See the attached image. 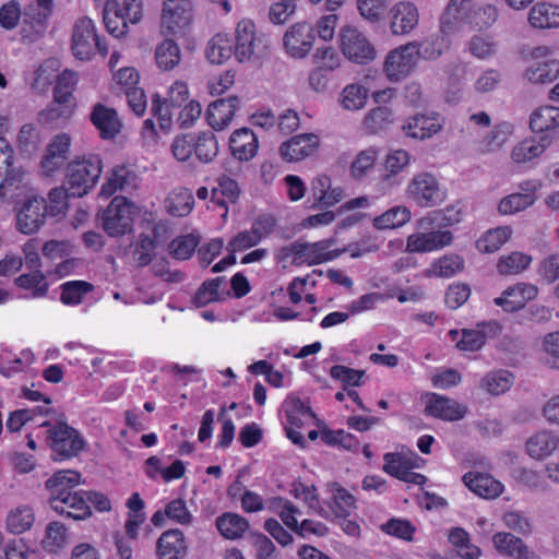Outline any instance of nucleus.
Masks as SVG:
<instances>
[{
  "label": "nucleus",
  "mask_w": 559,
  "mask_h": 559,
  "mask_svg": "<svg viewBox=\"0 0 559 559\" xmlns=\"http://www.w3.org/2000/svg\"><path fill=\"white\" fill-rule=\"evenodd\" d=\"M535 201L533 193H512L500 201L498 211L502 215H512L532 206Z\"/></svg>",
  "instance_id": "nucleus-50"
},
{
  "label": "nucleus",
  "mask_w": 559,
  "mask_h": 559,
  "mask_svg": "<svg viewBox=\"0 0 559 559\" xmlns=\"http://www.w3.org/2000/svg\"><path fill=\"white\" fill-rule=\"evenodd\" d=\"M341 48L349 60L365 64L376 58V49L367 36L354 26H344L340 32Z\"/></svg>",
  "instance_id": "nucleus-9"
},
{
  "label": "nucleus",
  "mask_w": 559,
  "mask_h": 559,
  "mask_svg": "<svg viewBox=\"0 0 559 559\" xmlns=\"http://www.w3.org/2000/svg\"><path fill=\"white\" fill-rule=\"evenodd\" d=\"M355 498L347 492L344 488L337 487L333 491V503L331 508L336 516L344 518L350 512L354 507Z\"/></svg>",
  "instance_id": "nucleus-64"
},
{
  "label": "nucleus",
  "mask_w": 559,
  "mask_h": 559,
  "mask_svg": "<svg viewBox=\"0 0 559 559\" xmlns=\"http://www.w3.org/2000/svg\"><path fill=\"white\" fill-rule=\"evenodd\" d=\"M383 460H384V465H383V471L402 480L405 473L407 472L408 467L411 466L406 460H404V457L400 454V453H396V452H389V453H385L384 456H383Z\"/></svg>",
  "instance_id": "nucleus-63"
},
{
  "label": "nucleus",
  "mask_w": 559,
  "mask_h": 559,
  "mask_svg": "<svg viewBox=\"0 0 559 559\" xmlns=\"http://www.w3.org/2000/svg\"><path fill=\"white\" fill-rule=\"evenodd\" d=\"M234 53L231 40L225 34H216L207 43L205 56L211 63L222 64Z\"/></svg>",
  "instance_id": "nucleus-39"
},
{
  "label": "nucleus",
  "mask_w": 559,
  "mask_h": 559,
  "mask_svg": "<svg viewBox=\"0 0 559 559\" xmlns=\"http://www.w3.org/2000/svg\"><path fill=\"white\" fill-rule=\"evenodd\" d=\"M461 221V210L454 205L447 206L440 211H433L420 219L421 228L444 227L456 224Z\"/></svg>",
  "instance_id": "nucleus-43"
},
{
  "label": "nucleus",
  "mask_w": 559,
  "mask_h": 559,
  "mask_svg": "<svg viewBox=\"0 0 559 559\" xmlns=\"http://www.w3.org/2000/svg\"><path fill=\"white\" fill-rule=\"evenodd\" d=\"M165 206L167 212L173 216H187L194 206L192 191L183 187L173 189L165 200Z\"/></svg>",
  "instance_id": "nucleus-31"
},
{
  "label": "nucleus",
  "mask_w": 559,
  "mask_h": 559,
  "mask_svg": "<svg viewBox=\"0 0 559 559\" xmlns=\"http://www.w3.org/2000/svg\"><path fill=\"white\" fill-rule=\"evenodd\" d=\"M511 235L512 229L509 226L490 229L477 241V248L486 253L496 252L508 241Z\"/></svg>",
  "instance_id": "nucleus-44"
},
{
  "label": "nucleus",
  "mask_w": 559,
  "mask_h": 559,
  "mask_svg": "<svg viewBox=\"0 0 559 559\" xmlns=\"http://www.w3.org/2000/svg\"><path fill=\"white\" fill-rule=\"evenodd\" d=\"M90 118L100 138L105 140L114 139L122 127L117 111L100 103L93 106Z\"/></svg>",
  "instance_id": "nucleus-23"
},
{
  "label": "nucleus",
  "mask_w": 559,
  "mask_h": 559,
  "mask_svg": "<svg viewBox=\"0 0 559 559\" xmlns=\"http://www.w3.org/2000/svg\"><path fill=\"white\" fill-rule=\"evenodd\" d=\"M513 374L507 370H495L481 380V388L489 394L499 395L507 392L513 384Z\"/></svg>",
  "instance_id": "nucleus-45"
},
{
  "label": "nucleus",
  "mask_w": 559,
  "mask_h": 559,
  "mask_svg": "<svg viewBox=\"0 0 559 559\" xmlns=\"http://www.w3.org/2000/svg\"><path fill=\"white\" fill-rule=\"evenodd\" d=\"M48 439L56 461L78 456L86 445L81 433L62 421L57 423L48 430Z\"/></svg>",
  "instance_id": "nucleus-7"
},
{
  "label": "nucleus",
  "mask_w": 559,
  "mask_h": 559,
  "mask_svg": "<svg viewBox=\"0 0 559 559\" xmlns=\"http://www.w3.org/2000/svg\"><path fill=\"white\" fill-rule=\"evenodd\" d=\"M181 60V51L177 43L173 39H164L155 48V61L158 69L170 71L176 68Z\"/></svg>",
  "instance_id": "nucleus-36"
},
{
  "label": "nucleus",
  "mask_w": 559,
  "mask_h": 559,
  "mask_svg": "<svg viewBox=\"0 0 559 559\" xmlns=\"http://www.w3.org/2000/svg\"><path fill=\"white\" fill-rule=\"evenodd\" d=\"M530 127L535 133H544L559 128V108L544 106L536 109L531 116Z\"/></svg>",
  "instance_id": "nucleus-37"
},
{
  "label": "nucleus",
  "mask_w": 559,
  "mask_h": 559,
  "mask_svg": "<svg viewBox=\"0 0 559 559\" xmlns=\"http://www.w3.org/2000/svg\"><path fill=\"white\" fill-rule=\"evenodd\" d=\"M417 44L408 43L391 50L383 64L384 72L391 82H399L414 70L417 59Z\"/></svg>",
  "instance_id": "nucleus-10"
},
{
  "label": "nucleus",
  "mask_w": 559,
  "mask_h": 559,
  "mask_svg": "<svg viewBox=\"0 0 559 559\" xmlns=\"http://www.w3.org/2000/svg\"><path fill=\"white\" fill-rule=\"evenodd\" d=\"M267 49V39L258 34L250 20H241L236 27L234 56L239 62L262 57Z\"/></svg>",
  "instance_id": "nucleus-4"
},
{
  "label": "nucleus",
  "mask_w": 559,
  "mask_h": 559,
  "mask_svg": "<svg viewBox=\"0 0 559 559\" xmlns=\"http://www.w3.org/2000/svg\"><path fill=\"white\" fill-rule=\"evenodd\" d=\"M68 540L67 528L60 522H51L46 528L44 546L49 551H57L66 546Z\"/></svg>",
  "instance_id": "nucleus-59"
},
{
  "label": "nucleus",
  "mask_w": 559,
  "mask_h": 559,
  "mask_svg": "<svg viewBox=\"0 0 559 559\" xmlns=\"http://www.w3.org/2000/svg\"><path fill=\"white\" fill-rule=\"evenodd\" d=\"M0 162L7 165L5 176L0 185V197L9 202L20 203L34 195L29 175L22 168L11 167V152L0 138Z\"/></svg>",
  "instance_id": "nucleus-2"
},
{
  "label": "nucleus",
  "mask_w": 559,
  "mask_h": 559,
  "mask_svg": "<svg viewBox=\"0 0 559 559\" xmlns=\"http://www.w3.org/2000/svg\"><path fill=\"white\" fill-rule=\"evenodd\" d=\"M231 155L240 162L251 160L258 153L259 141L255 133L249 128L235 130L229 138Z\"/></svg>",
  "instance_id": "nucleus-24"
},
{
  "label": "nucleus",
  "mask_w": 559,
  "mask_h": 559,
  "mask_svg": "<svg viewBox=\"0 0 559 559\" xmlns=\"http://www.w3.org/2000/svg\"><path fill=\"white\" fill-rule=\"evenodd\" d=\"M391 0H357L360 15L369 22L380 21L389 7Z\"/></svg>",
  "instance_id": "nucleus-58"
},
{
  "label": "nucleus",
  "mask_w": 559,
  "mask_h": 559,
  "mask_svg": "<svg viewBox=\"0 0 559 559\" xmlns=\"http://www.w3.org/2000/svg\"><path fill=\"white\" fill-rule=\"evenodd\" d=\"M73 55L80 60H88L96 52L103 57L108 53V48L96 33L93 21L88 17H81L73 27L72 45Z\"/></svg>",
  "instance_id": "nucleus-6"
},
{
  "label": "nucleus",
  "mask_w": 559,
  "mask_h": 559,
  "mask_svg": "<svg viewBox=\"0 0 559 559\" xmlns=\"http://www.w3.org/2000/svg\"><path fill=\"white\" fill-rule=\"evenodd\" d=\"M513 127L509 122H500L496 124L481 140V151L485 153L496 152L500 150L508 141Z\"/></svg>",
  "instance_id": "nucleus-46"
},
{
  "label": "nucleus",
  "mask_w": 559,
  "mask_h": 559,
  "mask_svg": "<svg viewBox=\"0 0 559 559\" xmlns=\"http://www.w3.org/2000/svg\"><path fill=\"white\" fill-rule=\"evenodd\" d=\"M49 503L56 512L73 520H84L92 514L91 506L86 503L84 490L72 491L67 495L58 491L57 498H49Z\"/></svg>",
  "instance_id": "nucleus-14"
},
{
  "label": "nucleus",
  "mask_w": 559,
  "mask_h": 559,
  "mask_svg": "<svg viewBox=\"0 0 559 559\" xmlns=\"http://www.w3.org/2000/svg\"><path fill=\"white\" fill-rule=\"evenodd\" d=\"M135 175L126 166H117L112 169L106 182L102 186L100 194L112 195L117 190H127L134 187Z\"/></svg>",
  "instance_id": "nucleus-35"
},
{
  "label": "nucleus",
  "mask_w": 559,
  "mask_h": 559,
  "mask_svg": "<svg viewBox=\"0 0 559 559\" xmlns=\"http://www.w3.org/2000/svg\"><path fill=\"white\" fill-rule=\"evenodd\" d=\"M367 91L358 84H352L344 88L342 105L345 109L357 110L365 106Z\"/></svg>",
  "instance_id": "nucleus-61"
},
{
  "label": "nucleus",
  "mask_w": 559,
  "mask_h": 559,
  "mask_svg": "<svg viewBox=\"0 0 559 559\" xmlns=\"http://www.w3.org/2000/svg\"><path fill=\"white\" fill-rule=\"evenodd\" d=\"M453 235L450 230L417 233L408 236L406 248L409 252H429L451 245Z\"/></svg>",
  "instance_id": "nucleus-21"
},
{
  "label": "nucleus",
  "mask_w": 559,
  "mask_h": 559,
  "mask_svg": "<svg viewBox=\"0 0 559 559\" xmlns=\"http://www.w3.org/2000/svg\"><path fill=\"white\" fill-rule=\"evenodd\" d=\"M391 110L386 107L372 109L364 120L365 127L370 133H377L391 122Z\"/></svg>",
  "instance_id": "nucleus-62"
},
{
  "label": "nucleus",
  "mask_w": 559,
  "mask_h": 559,
  "mask_svg": "<svg viewBox=\"0 0 559 559\" xmlns=\"http://www.w3.org/2000/svg\"><path fill=\"white\" fill-rule=\"evenodd\" d=\"M492 540L500 554L514 559H540L534 551L528 549L521 538L511 533H497L493 535Z\"/></svg>",
  "instance_id": "nucleus-28"
},
{
  "label": "nucleus",
  "mask_w": 559,
  "mask_h": 559,
  "mask_svg": "<svg viewBox=\"0 0 559 559\" xmlns=\"http://www.w3.org/2000/svg\"><path fill=\"white\" fill-rule=\"evenodd\" d=\"M60 289V300L63 305L78 306L94 290V285L86 281H69L61 284Z\"/></svg>",
  "instance_id": "nucleus-38"
},
{
  "label": "nucleus",
  "mask_w": 559,
  "mask_h": 559,
  "mask_svg": "<svg viewBox=\"0 0 559 559\" xmlns=\"http://www.w3.org/2000/svg\"><path fill=\"white\" fill-rule=\"evenodd\" d=\"M382 532L404 540H412L415 526L404 519H391L381 525Z\"/></svg>",
  "instance_id": "nucleus-60"
},
{
  "label": "nucleus",
  "mask_w": 559,
  "mask_h": 559,
  "mask_svg": "<svg viewBox=\"0 0 559 559\" xmlns=\"http://www.w3.org/2000/svg\"><path fill=\"white\" fill-rule=\"evenodd\" d=\"M187 551L185 535L178 528L164 532L157 540L158 559H182Z\"/></svg>",
  "instance_id": "nucleus-26"
},
{
  "label": "nucleus",
  "mask_w": 559,
  "mask_h": 559,
  "mask_svg": "<svg viewBox=\"0 0 559 559\" xmlns=\"http://www.w3.org/2000/svg\"><path fill=\"white\" fill-rule=\"evenodd\" d=\"M559 445V437L550 431L543 430L526 441V452L535 460H543L554 453Z\"/></svg>",
  "instance_id": "nucleus-30"
},
{
  "label": "nucleus",
  "mask_w": 559,
  "mask_h": 559,
  "mask_svg": "<svg viewBox=\"0 0 559 559\" xmlns=\"http://www.w3.org/2000/svg\"><path fill=\"white\" fill-rule=\"evenodd\" d=\"M528 21L535 28L559 27V5L539 2L531 9Z\"/></svg>",
  "instance_id": "nucleus-33"
},
{
  "label": "nucleus",
  "mask_w": 559,
  "mask_h": 559,
  "mask_svg": "<svg viewBox=\"0 0 559 559\" xmlns=\"http://www.w3.org/2000/svg\"><path fill=\"white\" fill-rule=\"evenodd\" d=\"M451 35L452 34L440 32V34L430 37L420 45H417L418 57L426 60H436L450 49Z\"/></svg>",
  "instance_id": "nucleus-40"
},
{
  "label": "nucleus",
  "mask_w": 559,
  "mask_h": 559,
  "mask_svg": "<svg viewBox=\"0 0 559 559\" xmlns=\"http://www.w3.org/2000/svg\"><path fill=\"white\" fill-rule=\"evenodd\" d=\"M194 153L202 163L212 162L218 153V143L216 136L211 131L199 134L194 144Z\"/></svg>",
  "instance_id": "nucleus-52"
},
{
  "label": "nucleus",
  "mask_w": 559,
  "mask_h": 559,
  "mask_svg": "<svg viewBox=\"0 0 559 559\" xmlns=\"http://www.w3.org/2000/svg\"><path fill=\"white\" fill-rule=\"evenodd\" d=\"M16 213V228L29 235L36 233L45 223L49 213L46 199L36 194L23 200Z\"/></svg>",
  "instance_id": "nucleus-11"
},
{
  "label": "nucleus",
  "mask_w": 559,
  "mask_h": 559,
  "mask_svg": "<svg viewBox=\"0 0 559 559\" xmlns=\"http://www.w3.org/2000/svg\"><path fill=\"white\" fill-rule=\"evenodd\" d=\"M198 245L199 239L193 235L179 236L169 243V253L177 260H187L193 254Z\"/></svg>",
  "instance_id": "nucleus-55"
},
{
  "label": "nucleus",
  "mask_w": 559,
  "mask_h": 559,
  "mask_svg": "<svg viewBox=\"0 0 559 559\" xmlns=\"http://www.w3.org/2000/svg\"><path fill=\"white\" fill-rule=\"evenodd\" d=\"M240 98L236 95L211 103L206 109V120L211 128L215 131L226 129L240 108Z\"/></svg>",
  "instance_id": "nucleus-15"
},
{
  "label": "nucleus",
  "mask_w": 559,
  "mask_h": 559,
  "mask_svg": "<svg viewBox=\"0 0 559 559\" xmlns=\"http://www.w3.org/2000/svg\"><path fill=\"white\" fill-rule=\"evenodd\" d=\"M550 48L538 46L531 50L524 76L534 84L551 83L559 76V60L550 58Z\"/></svg>",
  "instance_id": "nucleus-8"
},
{
  "label": "nucleus",
  "mask_w": 559,
  "mask_h": 559,
  "mask_svg": "<svg viewBox=\"0 0 559 559\" xmlns=\"http://www.w3.org/2000/svg\"><path fill=\"white\" fill-rule=\"evenodd\" d=\"M138 211L124 197H116L102 214V226L110 237L124 235L132 229Z\"/></svg>",
  "instance_id": "nucleus-5"
},
{
  "label": "nucleus",
  "mask_w": 559,
  "mask_h": 559,
  "mask_svg": "<svg viewBox=\"0 0 559 559\" xmlns=\"http://www.w3.org/2000/svg\"><path fill=\"white\" fill-rule=\"evenodd\" d=\"M193 19L191 0H165L162 13V27L170 34L185 31Z\"/></svg>",
  "instance_id": "nucleus-13"
},
{
  "label": "nucleus",
  "mask_w": 559,
  "mask_h": 559,
  "mask_svg": "<svg viewBox=\"0 0 559 559\" xmlns=\"http://www.w3.org/2000/svg\"><path fill=\"white\" fill-rule=\"evenodd\" d=\"M442 129V119L439 114L431 112L416 114L409 117L402 126L405 135L417 139L426 140L437 134Z\"/></svg>",
  "instance_id": "nucleus-20"
},
{
  "label": "nucleus",
  "mask_w": 559,
  "mask_h": 559,
  "mask_svg": "<svg viewBox=\"0 0 559 559\" xmlns=\"http://www.w3.org/2000/svg\"><path fill=\"white\" fill-rule=\"evenodd\" d=\"M53 8V0H33L24 10V19L32 25H44L51 16Z\"/></svg>",
  "instance_id": "nucleus-49"
},
{
  "label": "nucleus",
  "mask_w": 559,
  "mask_h": 559,
  "mask_svg": "<svg viewBox=\"0 0 559 559\" xmlns=\"http://www.w3.org/2000/svg\"><path fill=\"white\" fill-rule=\"evenodd\" d=\"M15 284L24 289H33L34 297H45L49 288L46 276L40 270H31L29 273L20 275L15 278Z\"/></svg>",
  "instance_id": "nucleus-51"
},
{
  "label": "nucleus",
  "mask_w": 559,
  "mask_h": 559,
  "mask_svg": "<svg viewBox=\"0 0 559 559\" xmlns=\"http://www.w3.org/2000/svg\"><path fill=\"white\" fill-rule=\"evenodd\" d=\"M332 242V240H322L313 243L299 241V261H297L298 265L302 263L314 265L326 261H332L347 251L346 248L330 250Z\"/></svg>",
  "instance_id": "nucleus-22"
},
{
  "label": "nucleus",
  "mask_w": 559,
  "mask_h": 559,
  "mask_svg": "<svg viewBox=\"0 0 559 559\" xmlns=\"http://www.w3.org/2000/svg\"><path fill=\"white\" fill-rule=\"evenodd\" d=\"M474 0H449L441 17L440 32L454 34L467 25Z\"/></svg>",
  "instance_id": "nucleus-18"
},
{
  "label": "nucleus",
  "mask_w": 559,
  "mask_h": 559,
  "mask_svg": "<svg viewBox=\"0 0 559 559\" xmlns=\"http://www.w3.org/2000/svg\"><path fill=\"white\" fill-rule=\"evenodd\" d=\"M378 152L373 147L361 151L350 165V173L354 178L362 179L373 168Z\"/></svg>",
  "instance_id": "nucleus-56"
},
{
  "label": "nucleus",
  "mask_w": 559,
  "mask_h": 559,
  "mask_svg": "<svg viewBox=\"0 0 559 559\" xmlns=\"http://www.w3.org/2000/svg\"><path fill=\"white\" fill-rule=\"evenodd\" d=\"M103 15L105 26L112 36L121 37L127 33L129 22L116 1L106 2Z\"/></svg>",
  "instance_id": "nucleus-42"
},
{
  "label": "nucleus",
  "mask_w": 559,
  "mask_h": 559,
  "mask_svg": "<svg viewBox=\"0 0 559 559\" xmlns=\"http://www.w3.org/2000/svg\"><path fill=\"white\" fill-rule=\"evenodd\" d=\"M469 14L467 25L475 29L490 27L497 20V9L491 4H477L473 1V8Z\"/></svg>",
  "instance_id": "nucleus-47"
},
{
  "label": "nucleus",
  "mask_w": 559,
  "mask_h": 559,
  "mask_svg": "<svg viewBox=\"0 0 559 559\" xmlns=\"http://www.w3.org/2000/svg\"><path fill=\"white\" fill-rule=\"evenodd\" d=\"M314 28L310 23L297 22L283 36L285 51L295 59L305 58L314 43Z\"/></svg>",
  "instance_id": "nucleus-12"
},
{
  "label": "nucleus",
  "mask_w": 559,
  "mask_h": 559,
  "mask_svg": "<svg viewBox=\"0 0 559 559\" xmlns=\"http://www.w3.org/2000/svg\"><path fill=\"white\" fill-rule=\"evenodd\" d=\"M216 528L226 539H238L249 530V522L246 518L226 512L219 515L215 521Z\"/></svg>",
  "instance_id": "nucleus-32"
},
{
  "label": "nucleus",
  "mask_w": 559,
  "mask_h": 559,
  "mask_svg": "<svg viewBox=\"0 0 559 559\" xmlns=\"http://www.w3.org/2000/svg\"><path fill=\"white\" fill-rule=\"evenodd\" d=\"M76 83L78 74L71 70H64L57 78V84L53 88V98L58 102H69Z\"/></svg>",
  "instance_id": "nucleus-57"
},
{
  "label": "nucleus",
  "mask_w": 559,
  "mask_h": 559,
  "mask_svg": "<svg viewBox=\"0 0 559 559\" xmlns=\"http://www.w3.org/2000/svg\"><path fill=\"white\" fill-rule=\"evenodd\" d=\"M550 143L551 140L546 134L525 139L513 147L511 157L515 163L530 162L542 155Z\"/></svg>",
  "instance_id": "nucleus-29"
},
{
  "label": "nucleus",
  "mask_w": 559,
  "mask_h": 559,
  "mask_svg": "<svg viewBox=\"0 0 559 559\" xmlns=\"http://www.w3.org/2000/svg\"><path fill=\"white\" fill-rule=\"evenodd\" d=\"M463 481L471 491L485 499H495L503 491V485L489 474L468 472Z\"/></svg>",
  "instance_id": "nucleus-27"
},
{
  "label": "nucleus",
  "mask_w": 559,
  "mask_h": 559,
  "mask_svg": "<svg viewBox=\"0 0 559 559\" xmlns=\"http://www.w3.org/2000/svg\"><path fill=\"white\" fill-rule=\"evenodd\" d=\"M425 413L442 420L454 421L462 419L467 408L454 400L433 393L425 407Z\"/></svg>",
  "instance_id": "nucleus-25"
},
{
  "label": "nucleus",
  "mask_w": 559,
  "mask_h": 559,
  "mask_svg": "<svg viewBox=\"0 0 559 559\" xmlns=\"http://www.w3.org/2000/svg\"><path fill=\"white\" fill-rule=\"evenodd\" d=\"M411 219V212L406 206H395L374 218L378 229L396 228Z\"/></svg>",
  "instance_id": "nucleus-53"
},
{
  "label": "nucleus",
  "mask_w": 559,
  "mask_h": 559,
  "mask_svg": "<svg viewBox=\"0 0 559 559\" xmlns=\"http://www.w3.org/2000/svg\"><path fill=\"white\" fill-rule=\"evenodd\" d=\"M406 193L421 207L438 206L447 199V189L428 171L415 175L407 186Z\"/></svg>",
  "instance_id": "nucleus-3"
},
{
  "label": "nucleus",
  "mask_w": 559,
  "mask_h": 559,
  "mask_svg": "<svg viewBox=\"0 0 559 559\" xmlns=\"http://www.w3.org/2000/svg\"><path fill=\"white\" fill-rule=\"evenodd\" d=\"M531 261L530 255L515 251L502 255L497 263V270L502 275L519 274L528 267Z\"/></svg>",
  "instance_id": "nucleus-48"
},
{
  "label": "nucleus",
  "mask_w": 559,
  "mask_h": 559,
  "mask_svg": "<svg viewBox=\"0 0 559 559\" xmlns=\"http://www.w3.org/2000/svg\"><path fill=\"white\" fill-rule=\"evenodd\" d=\"M464 262L456 254L443 255L431 264L429 273L438 277H451L463 269Z\"/></svg>",
  "instance_id": "nucleus-54"
},
{
  "label": "nucleus",
  "mask_w": 559,
  "mask_h": 559,
  "mask_svg": "<svg viewBox=\"0 0 559 559\" xmlns=\"http://www.w3.org/2000/svg\"><path fill=\"white\" fill-rule=\"evenodd\" d=\"M390 29L393 35L409 34L419 23L417 7L411 1H400L390 10Z\"/></svg>",
  "instance_id": "nucleus-17"
},
{
  "label": "nucleus",
  "mask_w": 559,
  "mask_h": 559,
  "mask_svg": "<svg viewBox=\"0 0 559 559\" xmlns=\"http://www.w3.org/2000/svg\"><path fill=\"white\" fill-rule=\"evenodd\" d=\"M320 139L314 133L297 134L280 146V154L287 162H298L314 153Z\"/></svg>",
  "instance_id": "nucleus-16"
},
{
  "label": "nucleus",
  "mask_w": 559,
  "mask_h": 559,
  "mask_svg": "<svg viewBox=\"0 0 559 559\" xmlns=\"http://www.w3.org/2000/svg\"><path fill=\"white\" fill-rule=\"evenodd\" d=\"M81 475L75 471L56 472L46 481V488L49 490V498H57V492L62 491L66 495L72 492L73 487L79 485Z\"/></svg>",
  "instance_id": "nucleus-41"
},
{
  "label": "nucleus",
  "mask_w": 559,
  "mask_h": 559,
  "mask_svg": "<svg viewBox=\"0 0 559 559\" xmlns=\"http://www.w3.org/2000/svg\"><path fill=\"white\" fill-rule=\"evenodd\" d=\"M538 289L526 283H519L503 290L493 302L507 312H515L523 309L527 301L536 298Z\"/></svg>",
  "instance_id": "nucleus-19"
},
{
  "label": "nucleus",
  "mask_w": 559,
  "mask_h": 559,
  "mask_svg": "<svg viewBox=\"0 0 559 559\" xmlns=\"http://www.w3.org/2000/svg\"><path fill=\"white\" fill-rule=\"evenodd\" d=\"M102 174V159L96 154L79 157L67 167L66 183L73 198L83 197L97 182Z\"/></svg>",
  "instance_id": "nucleus-1"
},
{
  "label": "nucleus",
  "mask_w": 559,
  "mask_h": 559,
  "mask_svg": "<svg viewBox=\"0 0 559 559\" xmlns=\"http://www.w3.org/2000/svg\"><path fill=\"white\" fill-rule=\"evenodd\" d=\"M34 522V510L27 504H21L11 509L7 515V528L12 534H22L28 531Z\"/></svg>",
  "instance_id": "nucleus-34"
}]
</instances>
